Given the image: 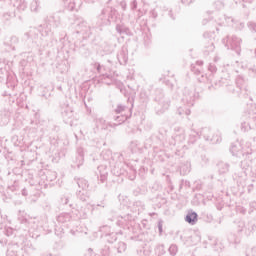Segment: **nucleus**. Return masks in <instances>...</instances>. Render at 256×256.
I'll use <instances>...</instances> for the list:
<instances>
[{
  "instance_id": "obj_5",
  "label": "nucleus",
  "mask_w": 256,
  "mask_h": 256,
  "mask_svg": "<svg viewBox=\"0 0 256 256\" xmlns=\"http://www.w3.org/2000/svg\"><path fill=\"white\" fill-rule=\"evenodd\" d=\"M235 149L232 148V153H234Z\"/></svg>"
},
{
  "instance_id": "obj_3",
  "label": "nucleus",
  "mask_w": 256,
  "mask_h": 256,
  "mask_svg": "<svg viewBox=\"0 0 256 256\" xmlns=\"http://www.w3.org/2000/svg\"><path fill=\"white\" fill-rule=\"evenodd\" d=\"M117 113H121V111H125V106L119 105L116 109Z\"/></svg>"
},
{
  "instance_id": "obj_1",
  "label": "nucleus",
  "mask_w": 256,
  "mask_h": 256,
  "mask_svg": "<svg viewBox=\"0 0 256 256\" xmlns=\"http://www.w3.org/2000/svg\"><path fill=\"white\" fill-rule=\"evenodd\" d=\"M186 222L190 225H195L197 223V213L190 212L186 215Z\"/></svg>"
},
{
  "instance_id": "obj_2",
  "label": "nucleus",
  "mask_w": 256,
  "mask_h": 256,
  "mask_svg": "<svg viewBox=\"0 0 256 256\" xmlns=\"http://www.w3.org/2000/svg\"><path fill=\"white\" fill-rule=\"evenodd\" d=\"M169 252L171 253V255H177V246L175 245L170 246Z\"/></svg>"
},
{
  "instance_id": "obj_4",
  "label": "nucleus",
  "mask_w": 256,
  "mask_h": 256,
  "mask_svg": "<svg viewBox=\"0 0 256 256\" xmlns=\"http://www.w3.org/2000/svg\"><path fill=\"white\" fill-rule=\"evenodd\" d=\"M118 87H120V91H123V89L121 88V84H118Z\"/></svg>"
}]
</instances>
